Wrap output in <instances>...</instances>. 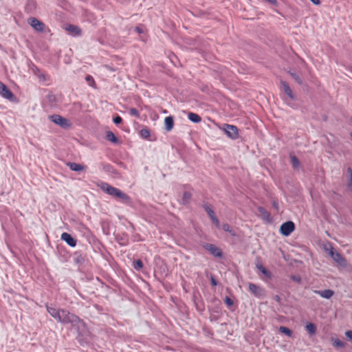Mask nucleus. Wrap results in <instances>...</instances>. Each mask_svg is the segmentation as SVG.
<instances>
[{
  "instance_id": "obj_43",
  "label": "nucleus",
  "mask_w": 352,
  "mask_h": 352,
  "mask_svg": "<svg viewBox=\"0 0 352 352\" xmlns=\"http://www.w3.org/2000/svg\"><path fill=\"white\" fill-rule=\"evenodd\" d=\"M275 299H276V300H280V298H279L278 296H276L275 297Z\"/></svg>"
},
{
  "instance_id": "obj_41",
  "label": "nucleus",
  "mask_w": 352,
  "mask_h": 352,
  "mask_svg": "<svg viewBox=\"0 0 352 352\" xmlns=\"http://www.w3.org/2000/svg\"><path fill=\"white\" fill-rule=\"evenodd\" d=\"M211 281H212V284L213 285H217L216 281H215V280H214L213 278H212Z\"/></svg>"
},
{
  "instance_id": "obj_19",
  "label": "nucleus",
  "mask_w": 352,
  "mask_h": 352,
  "mask_svg": "<svg viewBox=\"0 0 352 352\" xmlns=\"http://www.w3.org/2000/svg\"><path fill=\"white\" fill-rule=\"evenodd\" d=\"M348 179L346 182V188L349 191H352V170L351 168H348L346 170Z\"/></svg>"
},
{
  "instance_id": "obj_31",
  "label": "nucleus",
  "mask_w": 352,
  "mask_h": 352,
  "mask_svg": "<svg viewBox=\"0 0 352 352\" xmlns=\"http://www.w3.org/2000/svg\"><path fill=\"white\" fill-rule=\"evenodd\" d=\"M133 267L135 270H140L143 267V263L140 260H137L134 263Z\"/></svg>"
},
{
  "instance_id": "obj_3",
  "label": "nucleus",
  "mask_w": 352,
  "mask_h": 352,
  "mask_svg": "<svg viewBox=\"0 0 352 352\" xmlns=\"http://www.w3.org/2000/svg\"><path fill=\"white\" fill-rule=\"evenodd\" d=\"M49 119L54 124L61 126L63 129H69L72 126L71 122L57 114H54L49 116Z\"/></svg>"
},
{
  "instance_id": "obj_14",
  "label": "nucleus",
  "mask_w": 352,
  "mask_h": 352,
  "mask_svg": "<svg viewBox=\"0 0 352 352\" xmlns=\"http://www.w3.org/2000/svg\"><path fill=\"white\" fill-rule=\"evenodd\" d=\"M258 216L265 221H271L270 214L263 207L258 208Z\"/></svg>"
},
{
  "instance_id": "obj_13",
  "label": "nucleus",
  "mask_w": 352,
  "mask_h": 352,
  "mask_svg": "<svg viewBox=\"0 0 352 352\" xmlns=\"http://www.w3.org/2000/svg\"><path fill=\"white\" fill-rule=\"evenodd\" d=\"M204 208L207 212L208 214L210 217L212 222L215 224V226L219 228V221L216 217L213 210L208 205L204 206Z\"/></svg>"
},
{
  "instance_id": "obj_21",
  "label": "nucleus",
  "mask_w": 352,
  "mask_h": 352,
  "mask_svg": "<svg viewBox=\"0 0 352 352\" xmlns=\"http://www.w3.org/2000/svg\"><path fill=\"white\" fill-rule=\"evenodd\" d=\"M106 138L113 143H117L118 139L115 136L113 132L107 131L106 133Z\"/></svg>"
},
{
  "instance_id": "obj_28",
  "label": "nucleus",
  "mask_w": 352,
  "mask_h": 352,
  "mask_svg": "<svg viewBox=\"0 0 352 352\" xmlns=\"http://www.w3.org/2000/svg\"><path fill=\"white\" fill-rule=\"evenodd\" d=\"M333 345L336 347L341 348L344 346V343L339 339H335L333 340Z\"/></svg>"
},
{
  "instance_id": "obj_7",
  "label": "nucleus",
  "mask_w": 352,
  "mask_h": 352,
  "mask_svg": "<svg viewBox=\"0 0 352 352\" xmlns=\"http://www.w3.org/2000/svg\"><path fill=\"white\" fill-rule=\"evenodd\" d=\"M224 131L228 136L232 139H236L238 137V129L234 125L226 124Z\"/></svg>"
},
{
  "instance_id": "obj_17",
  "label": "nucleus",
  "mask_w": 352,
  "mask_h": 352,
  "mask_svg": "<svg viewBox=\"0 0 352 352\" xmlns=\"http://www.w3.org/2000/svg\"><path fill=\"white\" fill-rule=\"evenodd\" d=\"M67 166L73 171H76V172H78V171H82V170H84L85 169V166L80 164H77V163H75V162H68L67 164Z\"/></svg>"
},
{
  "instance_id": "obj_1",
  "label": "nucleus",
  "mask_w": 352,
  "mask_h": 352,
  "mask_svg": "<svg viewBox=\"0 0 352 352\" xmlns=\"http://www.w3.org/2000/svg\"><path fill=\"white\" fill-rule=\"evenodd\" d=\"M47 312L58 322L63 324H70L72 327L76 326L79 335L85 336L87 332L85 322L77 316L65 309H57L47 306Z\"/></svg>"
},
{
  "instance_id": "obj_25",
  "label": "nucleus",
  "mask_w": 352,
  "mask_h": 352,
  "mask_svg": "<svg viewBox=\"0 0 352 352\" xmlns=\"http://www.w3.org/2000/svg\"><path fill=\"white\" fill-rule=\"evenodd\" d=\"M291 162H292V166L295 168H298L300 165V162H299L298 158L294 155L291 156Z\"/></svg>"
},
{
  "instance_id": "obj_15",
  "label": "nucleus",
  "mask_w": 352,
  "mask_h": 352,
  "mask_svg": "<svg viewBox=\"0 0 352 352\" xmlns=\"http://www.w3.org/2000/svg\"><path fill=\"white\" fill-rule=\"evenodd\" d=\"M65 30L72 36H78L81 33V30L77 26L68 25L65 27Z\"/></svg>"
},
{
  "instance_id": "obj_4",
  "label": "nucleus",
  "mask_w": 352,
  "mask_h": 352,
  "mask_svg": "<svg viewBox=\"0 0 352 352\" xmlns=\"http://www.w3.org/2000/svg\"><path fill=\"white\" fill-rule=\"evenodd\" d=\"M329 254L331 258L341 267H346L348 263L346 259L338 252H336L333 248H331Z\"/></svg>"
},
{
  "instance_id": "obj_12",
  "label": "nucleus",
  "mask_w": 352,
  "mask_h": 352,
  "mask_svg": "<svg viewBox=\"0 0 352 352\" xmlns=\"http://www.w3.org/2000/svg\"><path fill=\"white\" fill-rule=\"evenodd\" d=\"M60 239L71 247H75L76 245V241L67 232H63L61 234Z\"/></svg>"
},
{
  "instance_id": "obj_6",
  "label": "nucleus",
  "mask_w": 352,
  "mask_h": 352,
  "mask_svg": "<svg viewBox=\"0 0 352 352\" xmlns=\"http://www.w3.org/2000/svg\"><path fill=\"white\" fill-rule=\"evenodd\" d=\"M204 248L210 252L214 256L221 258L223 255L220 248L211 243H206L204 245Z\"/></svg>"
},
{
  "instance_id": "obj_20",
  "label": "nucleus",
  "mask_w": 352,
  "mask_h": 352,
  "mask_svg": "<svg viewBox=\"0 0 352 352\" xmlns=\"http://www.w3.org/2000/svg\"><path fill=\"white\" fill-rule=\"evenodd\" d=\"M188 118L191 122L194 123H199L201 120L200 116L195 113H189Z\"/></svg>"
},
{
  "instance_id": "obj_27",
  "label": "nucleus",
  "mask_w": 352,
  "mask_h": 352,
  "mask_svg": "<svg viewBox=\"0 0 352 352\" xmlns=\"http://www.w3.org/2000/svg\"><path fill=\"white\" fill-rule=\"evenodd\" d=\"M140 135L142 136V138H148L149 136H150V132L148 129H142L141 131H140Z\"/></svg>"
},
{
  "instance_id": "obj_2",
  "label": "nucleus",
  "mask_w": 352,
  "mask_h": 352,
  "mask_svg": "<svg viewBox=\"0 0 352 352\" xmlns=\"http://www.w3.org/2000/svg\"><path fill=\"white\" fill-rule=\"evenodd\" d=\"M100 188L104 192H107V194H109L111 196L116 197H118L123 201H126L129 200V197L127 195L124 193L120 190H119L116 188H114L107 183H102L100 185Z\"/></svg>"
},
{
  "instance_id": "obj_38",
  "label": "nucleus",
  "mask_w": 352,
  "mask_h": 352,
  "mask_svg": "<svg viewBox=\"0 0 352 352\" xmlns=\"http://www.w3.org/2000/svg\"><path fill=\"white\" fill-rule=\"evenodd\" d=\"M309 1H311L314 5H316V6H318L320 4V0H309Z\"/></svg>"
},
{
  "instance_id": "obj_11",
  "label": "nucleus",
  "mask_w": 352,
  "mask_h": 352,
  "mask_svg": "<svg viewBox=\"0 0 352 352\" xmlns=\"http://www.w3.org/2000/svg\"><path fill=\"white\" fill-rule=\"evenodd\" d=\"M249 289L250 291L256 297H261L264 295V291L263 289L255 285V284H253V283H250L249 285Z\"/></svg>"
},
{
  "instance_id": "obj_42",
  "label": "nucleus",
  "mask_w": 352,
  "mask_h": 352,
  "mask_svg": "<svg viewBox=\"0 0 352 352\" xmlns=\"http://www.w3.org/2000/svg\"><path fill=\"white\" fill-rule=\"evenodd\" d=\"M39 78H42V79H43V80H45V75H44V74H41V76H39Z\"/></svg>"
},
{
  "instance_id": "obj_18",
  "label": "nucleus",
  "mask_w": 352,
  "mask_h": 352,
  "mask_svg": "<svg viewBox=\"0 0 352 352\" xmlns=\"http://www.w3.org/2000/svg\"><path fill=\"white\" fill-rule=\"evenodd\" d=\"M165 129L167 131H170L173 129L174 125L173 118L171 116L165 118L164 119Z\"/></svg>"
},
{
  "instance_id": "obj_34",
  "label": "nucleus",
  "mask_w": 352,
  "mask_h": 352,
  "mask_svg": "<svg viewBox=\"0 0 352 352\" xmlns=\"http://www.w3.org/2000/svg\"><path fill=\"white\" fill-rule=\"evenodd\" d=\"M345 335L347 338L352 342V331L349 330L346 331Z\"/></svg>"
},
{
  "instance_id": "obj_26",
  "label": "nucleus",
  "mask_w": 352,
  "mask_h": 352,
  "mask_svg": "<svg viewBox=\"0 0 352 352\" xmlns=\"http://www.w3.org/2000/svg\"><path fill=\"white\" fill-rule=\"evenodd\" d=\"M222 229L224 231L230 233L232 236H235V233L233 232L231 227L228 223L223 224Z\"/></svg>"
},
{
  "instance_id": "obj_10",
  "label": "nucleus",
  "mask_w": 352,
  "mask_h": 352,
  "mask_svg": "<svg viewBox=\"0 0 352 352\" xmlns=\"http://www.w3.org/2000/svg\"><path fill=\"white\" fill-rule=\"evenodd\" d=\"M280 85L283 89V91L289 98V99L292 100L296 99L295 94L293 93L292 89L290 88L289 84L287 82L284 80H280Z\"/></svg>"
},
{
  "instance_id": "obj_37",
  "label": "nucleus",
  "mask_w": 352,
  "mask_h": 352,
  "mask_svg": "<svg viewBox=\"0 0 352 352\" xmlns=\"http://www.w3.org/2000/svg\"><path fill=\"white\" fill-rule=\"evenodd\" d=\"M265 1L269 2L271 4L274 5V6L277 5V1L276 0H265Z\"/></svg>"
},
{
  "instance_id": "obj_30",
  "label": "nucleus",
  "mask_w": 352,
  "mask_h": 352,
  "mask_svg": "<svg viewBox=\"0 0 352 352\" xmlns=\"http://www.w3.org/2000/svg\"><path fill=\"white\" fill-rule=\"evenodd\" d=\"M257 268L265 276H270V272L263 265H257Z\"/></svg>"
},
{
  "instance_id": "obj_36",
  "label": "nucleus",
  "mask_w": 352,
  "mask_h": 352,
  "mask_svg": "<svg viewBox=\"0 0 352 352\" xmlns=\"http://www.w3.org/2000/svg\"><path fill=\"white\" fill-rule=\"evenodd\" d=\"M135 30L138 33H139V34H141V33H142V32H144L143 28H141V27H136V28H135Z\"/></svg>"
},
{
  "instance_id": "obj_5",
  "label": "nucleus",
  "mask_w": 352,
  "mask_h": 352,
  "mask_svg": "<svg viewBox=\"0 0 352 352\" xmlns=\"http://www.w3.org/2000/svg\"><path fill=\"white\" fill-rule=\"evenodd\" d=\"M295 228L294 223L292 221H287L283 223L280 228V233L284 236H289Z\"/></svg>"
},
{
  "instance_id": "obj_39",
  "label": "nucleus",
  "mask_w": 352,
  "mask_h": 352,
  "mask_svg": "<svg viewBox=\"0 0 352 352\" xmlns=\"http://www.w3.org/2000/svg\"><path fill=\"white\" fill-rule=\"evenodd\" d=\"M292 278L295 281H297V282H300V278L299 277H296V276H293Z\"/></svg>"
},
{
  "instance_id": "obj_32",
  "label": "nucleus",
  "mask_w": 352,
  "mask_h": 352,
  "mask_svg": "<svg viewBox=\"0 0 352 352\" xmlns=\"http://www.w3.org/2000/svg\"><path fill=\"white\" fill-rule=\"evenodd\" d=\"M129 112H130V114L131 116H133L136 118H139L140 117V114H139V112L134 108H131L129 109Z\"/></svg>"
},
{
  "instance_id": "obj_35",
  "label": "nucleus",
  "mask_w": 352,
  "mask_h": 352,
  "mask_svg": "<svg viewBox=\"0 0 352 352\" xmlns=\"http://www.w3.org/2000/svg\"><path fill=\"white\" fill-rule=\"evenodd\" d=\"M225 302L226 303L229 305V306H231L233 305V301L232 300V299H230V298L228 297H226V299H225Z\"/></svg>"
},
{
  "instance_id": "obj_16",
  "label": "nucleus",
  "mask_w": 352,
  "mask_h": 352,
  "mask_svg": "<svg viewBox=\"0 0 352 352\" xmlns=\"http://www.w3.org/2000/svg\"><path fill=\"white\" fill-rule=\"evenodd\" d=\"M314 292L326 299L331 298L334 294V292L331 289H325L323 291L316 290Z\"/></svg>"
},
{
  "instance_id": "obj_8",
  "label": "nucleus",
  "mask_w": 352,
  "mask_h": 352,
  "mask_svg": "<svg viewBox=\"0 0 352 352\" xmlns=\"http://www.w3.org/2000/svg\"><path fill=\"white\" fill-rule=\"evenodd\" d=\"M0 95L6 99L12 100L14 95L10 89L3 83L0 82Z\"/></svg>"
},
{
  "instance_id": "obj_40",
  "label": "nucleus",
  "mask_w": 352,
  "mask_h": 352,
  "mask_svg": "<svg viewBox=\"0 0 352 352\" xmlns=\"http://www.w3.org/2000/svg\"><path fill=\"white\" fill-rule=\"evenodd\" d=\"M86 80H87V81H90V80H91V81L94 82V79H93V78H92L91 76H87L86 77Z\"/></svg>"
},
{
  "instance_id": "obj_29",
  "label": "nucleus",
  "mask_w": 352,
  "mask_h": 352,
  "mask_svg": "<svg viewBox=\"0 0 352 352\" xmlns=\"http://www.w3.org/2000/svg\"><path fill=\"white\" fill-rule=\"evenodd\" d=\"M190 197L191 195L190 192H185L183 195V203L186 204L189 201Z\"/></svg>"
},
{
  "instance_id": "obj_33",
  "label": "nucleus",
  "mask_w": 352,
  "mask_h": 352,
  "mask_svg": "<svg viewBox=\"0 0 352 352\" xmlns=\"http://www.w3.org/2000/svg\"><path fill=\"white\" fill-rule=\"evenodd\" d=\"M122 118L120 117V116H117L116 118H113V122L116 124H120L122 122Z\"/></svg>"
},
{
  "instance_id": "obj_9",
  "label": "nucleus",
  "mask_w": 352,
  "mask_h": 352,
  "mask_svg": "<svg viewBox=\"0 0 352 352\" xmlns=\"http://www.w3.org/2000/svg\"><path fill=\"white\" fill-rule=\"evenodd\" d=\"M29 24L38 32H43L44 24L37 19L32 17L28 21Z\"/></svg>"
},
{
  "instance_id": "obj_24",
  "label": "nucleus",
  "mask_w": 352,
  "mask_h": 352,
  "mask_svg": "<svg viewBox=\"0 0 352 352\" xmlns=\"http://www.w3.org/2000/svg\"><path fill=\"white\" fill-rule=\"evenodd\" d=\"M290 76L296 80L297 83L299 85L302 84V80L300 78V76L294 72H289Z\"/></svg>"
},
{
  "instance_id": "obj_22",
  "label": "nucleus",
  "mask_w": 352,
  "mask_h": 352,
  "mask_svg": "<svg viewBox=\"0 0 352 352\" xmlns=\"http://www.w3.org/2000/svg\"><path fill=\"white\" fill-rule=\"evenodd\" d=\"M279 331L282 333L285 334L288 337H291L292 336V331L286 327H283V326L280 327Z\"/></svg>"
},
{
  "instance_id": "obj_23",
  "label": "nucleus",
  "mask_w": 352,
  "mask_h": 352,
  "mask_svg": "<svg viewBox=\"0 0 352 352\" xmlns=\"http://www.w3.org/2000/svg\"><path fill=\"white\" fill-rule=\"evenodd\" d=\"M305 328L307 331L311 334H314L316 333V328L315 324H314L313 323L307 324Z\"/></svg>"
}]
</instances>
